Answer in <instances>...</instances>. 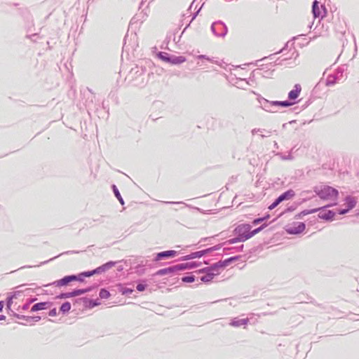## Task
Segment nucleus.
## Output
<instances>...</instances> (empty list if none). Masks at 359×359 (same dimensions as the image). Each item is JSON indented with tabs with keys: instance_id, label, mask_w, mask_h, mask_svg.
<instances>
[{
	"instance_id": "obj_1",
	"label": "nucleus",
	"mask_w": 359,
	"mask_h": 359,
	"mask_svg": "<svg viewBox=\"0 0 359 359\" xmlns=\"http://www.w3.org/2000/svg\"><path fill=\"white\" fill-rule=\"evenodd\" d=\"M315 192L321 199L333 201H337L339 194L337 189L327 185L316 187Z\"/></svg>"
},
{
	"instance_id": "obj_2",
	"label": "nucleus",
	"mask_w": 359,
	"mask_h": 359,
	"mask_svg": "<svg viewBox=\"0 0 359 359\" xmlns=\"http://www.w3.org/2000/svg\"><path fill=\"white\" fill-rule=\"evenodd\" d=\"M261 229L262 227H259L251 231V226L250 224H241L235 229L236 234L238 236L236 240L238 241H245L252 237Z\"/></svg>"
},
{
	"instance_id": "obj_3",
	"label": "nucleus",
	"mask_w": 359,
	"mask_h": 359,
	"mask_svg": "<svg viewBox=\"0 0 359 359\" xmlns=\"http://www.w3.org/2000/svg\"><path fill=\"white\" fill-rule=\"evenodd\" d=\"M198 265L195 262L180 264L170 266L168 268L162 269L157 271L154 275L156 276H172L174 273L179 271H182L187 269H191L197 266Z\"/></svg>"
},
{
	"instance_id": "obj_4",
	"label": "nucleus",
	"mask_w": 359,
	"mask_h": 359,
	"mask_svg": "<svg viewBox=\"0 0 359 359\" xmlns=\"http://www.w3.org/2000/svg\"><path fill=\"white\" fill-rule=\"evenodd\" d=\"M114 265H115V262H108V263L102 265V266H100V267L95 269V270H93L92 271L84 272L82 273V275L86 277H90L95 273H100L104 272L107 270H109L110 268L113 267Z\"/></svg>"
},
{
	"instance_id": "obj_5",
	"label": "nucleus",
	"mask_w": 359,
	"mask_h": 359,
	"mask_svg": "<svg viewBox=\"0 0 359 359\" xmlns=\"http://www.w3.org/2000/svg\"><path fill=\"white\" fill-rule=\"evenodd\" d=\"M305 229V224L303 222H294L292 225L287 226L286 231L290 234H297L303 232Z\"/></svg>"
},
{
	"instance_id": "obj_6",
	"label": "nucleus",
	"mask_w": 359,
	"mask_h": 359,
	"mask_svg": "<svg viewBox=\"0 0 359 359\" xmlns=\"http://www.w3.org/2000/svg\"><path fill=\"white\" fill-rule=\"evenodd\" d=\"M355 204H356V200L354 198L350 197V196L346 197L345 205H346L347 208L344 209V210H339V213L340 215H344V214L346 213L348 210L353 208L355 206Z\"/></svg>"
},
{
	"instance_id": "obj_7",
	"label": "nucleus",
	"mask_w": 359,
	"mask_h": 359,
	"mask_svg": "<svg viewBox=\"0 0 359 359\" xmlns=\"http://www.w3.org/2000/svg\"><path fill=\"white\" fill-rule=\"evenodd\" d=\"M312 12L315 18L323 17L324 9H323V6H320L316 1L313 2Z\"/></svg>"
},
{
	"instance_id": "obj_8",
	"label": "nucleus",
	"mask_w": 359,
	"mask_h": 359,
	"mask_svg": "<svg viewBox=\"0 0 359 359\" xmlns=\"http://www.w3.org/2000/svg\"><path fill=\"white\" fill-rule=\"evenodd\" d=\"M177 252L175 250H168L162 252H159L156 255V260L158 261L163 259H168L174 257L177 255Z\"/></svg>"
},
{
	"instance_id": "obj_9",
	"label": "nucleus",
	"mask_w": 359,
	"mask_h": 359,
	"mask_svg": "<svg viewBox=\"0 0 359 359\" xmlns=\"http://www.w3.org/2000/svg\"><path fill=\"white\" fill-rule=\"evenodd\" d=\"M301 90H302L301 86L299 85H296L294 86V88L289 93L288 97L290 100L297 99L299 97Z\"/></svg>"
},
{
	"instance_id": "obj_10",
	"label": "nucleus",
	"mask_w": 359,
	"mask_h": 359,
	"mask_svg": "<svg viewBox=\"0 0 359 359\" xmlns=\"http://www.w3.org/2000/svg\"><path fill=\"white\" fill-rule=\"evenodd\" d=\"M294 196V192L292 190H288L278 196V199L281 203L285 200H290Z\"/></svg>"
},
{
	"instance_id": "obj_11",
	"label": "nucleus",
	"mask_w": 359,
	"mask_h": 359,
	"mask_svg": "<svg viewBox=\"0 0 359 359\" xmlns=\"http://www.w3.org/2000/svg\"><path fill=\"white\" fill-rule=\"evenodd\" d=\"M334 212L331 211V210H327V211H323V212H320V214H319V217L322 219H326V220H330V219H332L333 217H334Z\"/></svg>"
},
{
	"instance_id": "obj_12",
	"label": "nucleus",
	"mask_w": 359,
	"mask_h": 359,
	"mask_svg": "<svg viewBox=\"0 0 359 359\" xmlns=\"http://www.w3.org/2000/svg\"><path fill=\"white\" fill-rule=\"evenodd\" d=\"M48 304H49L48 302H40V303L35 304L34 305L32 306V307L31 309V311L34 312V311H37L39 310L46 309L48 308Z\"/></svg>"
},
{
	"instance_id": "obj_13",
	"label": "nucleus",
	"mask_w": 359,
	"mask_h": 359,
	"mask_svg": "<svg viewBox=\"0 0 359 359\" xmlns=\"http://www.w3.org/2000/svg\"><path fill=\"white\" fill-rule=\"evenodd\" d=\"M186 58L184 56H173L170 57V63L172 65H179L184 62Z\"/></svg>"
},
{
	"instance_id": "obj_14",
	"label": "nucleus",
	"mask_w": 359,
	"mask_h": 359,
	"mask_svg": "<svg viewBox=\"0 0 359 359\" xmlns=\"http://www.w3.org/2000/svg\"><path fill=\"white\" fill-rule=\"evenodd\" d=\"M76 280V277L75 276H65V278L61 279L59 283H60V285H67V283H69V282Z\"/></svg>"
},
{
	"instance_id": "obj_15",
	"label": "nucleus",
	"mask_w": 359,
	"mask_h": 359,
	"mask_svg": "<svg viewBox=\"0 0 359 359\" xmlns=\"http://www.w3.org/2000/svg\"><path fill=\"white\" fill-rule=\"evenodd\" d=\"M87 291H88L87 290H75L71 292H69V297H73L79 296V295L86 293Z\"/></svg>"
},
{
	"instance_id": "obj_16",
	"label": "nucleus",
	"mask_w": 359,
	"mask_h": 359,
	"mask_svg": "<svg viewBox=\"0 0 359 359\" xmlns=\"http://www.w3.org/2000/svg\"><path fill=\"white\" fill-rule=\"evenodd\" d=\"M71 309V304L69 302H65L60 306V311L63 313L68 312Z\"/></svg>"
},
{
	"instance_id": "obj_17",
	"label": "nucleus",
	"mask_w": 359,
	"mask_h": 359,
	"mask_svg": "<svg viewBox=\"0 0 359 359\" xmlns=\"http://www.w3.org/2000/svg\"><path fill=\"white\" fill-rule=\"evenodd\" d=\"M99 296L101 299H107L110 297V293L105 289H101L99 293Z\"/></svg>"
},
{
	"instance_id": "obj_18",
	"label": "nucleus",
	"mask_w": 359,
	"mask_h": 359,
	"mask_svg": "<svg viewBox=\"0 0 359 359\" xmlns=\"http://www.w3.org/2000/svg\"><path fill=\"white\" fill-rule=\"evenodd\" d=\"M248 321V319H242L238 321L233 322L231 323V325L235 327L240 326V325H247Z\"/></svg>"
},
{
	"instance_id": "obj_19",
	"label": "nucleus",
	"mask_w": 359,
	"mask_h": 359,
	"mask_svg": "<svg viewBox=\"0 0 359 359\" xmlns=\"http://www.w3.org/2000/svg\"><path fill=\"white\" fill-rule=\"evenodd\" d=\"M158 57L164 61V62H169L170 63V57H169L168 56V54L167 53H160L158 54Z\"/></svg>"
},
{
	"instance_id": "obj_20",
	"label": "nucleus",
	"mask_w": 359,
	"mask_h": 359,
	"mask_svg": "<svg viewBox=\"0 0 359 359\" xmlns=\"http://www.w3.org/2000/svg\"><path fill=\"white\" fill-rule=\"evenodd\" d=\"M114 194H115V196H116V198L118 199V201H120V203L121 204H123V198H121V196L119 193V191H118V189L116 188L115 186H114Z\"/></svg>"
},
{
	"instance_id": "obj_21",
	"label": "nucleus",
	"mask_w": 359,
	"mask_h": 359,
	"mask_svg": "<svg viewBox=\"0 0 359 359\" xmlns=\"http://www.w3.org/2000/svg\"><path fill=\"white\" fill-rule=\"evenodd\" d=\"M195 280L194 276H185L182 278V281L185 283H193Z\"/></svg>"
},
{
	"instance_id": "obj_22",
	"label": "nucleus",
	"mask_w": 359,
	"mask_h": 359,
	"mask_svg": "<svg viewBox=\"0 0 359 359\" xmlns=\"http://www.w3.org/2000/svg\"><path fill=\"white\" fill-rule=\"evenodd\" d=\"M212 278H213V275L212 274H208L206 276H204L201 277V280L203 282H208L210 280H212Z\"/></svg>"
},
{
	"instance_id": "obj_23",
	"label": "nucleus",
	"mask_w": 359,
	"mask_h": 359,
	"mask_svg": "<svg viewBox=\"0 0 359 359\" xmlns=\"http://www.w3.org/2000/svg\"><path fill=\"white\" fill-rule=\"evenodd\" d=\"M279 203H280V202L278 201V199L277 198L269 207V208L270 210H272L273 208H275Z\"/></svg>"
},
{
	"instance_id": "obj_24",
	"label": "nucleus",
	"mask_w": 359,
	"mask_h": 359,
	"mask_svg": "<svg viewBox=\"0 0 359 359\" xmlns=\"http://www.w3.org/2000/svg\"><path fill=\"white\" fill-rule=\"evenodd\" d=\"M146 285L143 284H138L137 285V290L140 292H142L145 290Z\"/></svg>"
},
{
	"instance_id": "obj_25",
	"label": "nucleus",
	"mask_w": 359,
	"mask_h": 359,
	"mask_svg": "<svg viewBox=\"0 0 359 359\" xmlns=\"http://www.w3.org/2000/svg\"><path fill=\"white\" fill-rule=\"evenodd\" d=\"M201 255L202 254H201V252H196L194 254H192L191 255H189L188 259L194 258L196 257H201Z\"/></svg>"
},
{
	"instance_id": "obj_26",
	"label": "nucleus",
	"mask_w": 359,
	"mask_h": 359,
	"mask_svg": "<svg viewBox=\"0 0 359 359\" xmlns=\"http://www.w3.org/2000/svg\"><path fill=\"white\" fill-rule=\"evenodd\" d=\"M49 316H57V310L56 309H53L49 311Z\"/></svg>"
},
{
	"instance_id": "obj_27",
	"label": "nucleus",
	"mask_w": 359,
	"mask_h": 359,
	"mask_svg": "<svg viewBox=\"0 0 359 359\" xmlns=\"http://www.w3.org/2000/svg\"><path fill=\"white\" fill-rule=\"evenodd\" d=\"M265 218H258V219H256L253 221V224H258L259 223H260L261 222L264 221Z\"/></svg>"
},
{
	"instance_id": "obj_28",
	"label": "nucleus",
	"mask_w": 359,
	"mask_h": 359,
	"mask_svg": "<svg viewBox=\"0 0 359 359\" xmlns=\"http://www.w3.org/2000/svg\"><path fill=\"white\" fill-rule=\"evenodd\" d=\"M280 104L281 106H283V107H288V106L291 105V104H290V103H289L288 102H286V101H285V102H280Z\"/></svg>"
},
{
	"instance_id": "obj_29",
	"label": "nucleus",
	"mask_w": 359,
	"mask_h": 359,
	"mask_svg": "<svg viewBox=\"0 0 359 359\" xmlns=\"http://www.w3.org/2000/svg\"><path fill=\"white\" fill-rule=\"evenodd\" d=\"M60 298H69V292H67V293H64V294H62L60 296Z\"/></svg>"
},
{
	"instance_id": "obj_30",
	"label": "nucleus",
	"mask_w": 359,
	"mask_h": 359,
	"mask_svg": "<svg viewBox=\"0 0 359 359\" xmlns=\"http://www.w3.org/2000/svg\"><path fill=\"white\" fill-rule=\"evenodd\" d=\"M133 292V290L132 289H126L124 291H123V294H127V293H129V294H131L132 292Z\"/></svg>"
},
{
	"instance_id": "obj_31",
	"label": "nucleus",
	"mask_w": 359,
	"mask_h": 359,
	"mask_svg": "<svg viewBox=\"0 0 359 359\" xmlns=\"http://www.w3.org/2000/svg\"><path fill=\"white\" fill-rule=\"evenodd\" d=\"M4 306V302L1 301L0 302V312L2 311Z\"/></svg>"
},
{
	"instance_id": "obj_32",
	"label": "nucleus",
	"mask_w": 359,
	"mask_h": 359,
	"mask_svg": "<svg viewBox=\"0 0 359 359\" xmlns=\"http://www.w3.org/2000/svg\"><path fill=\"white\" fill-rule=\"evenodd\" d=\"M229 243L231 244V243H234V239H230L228 241Z\"/></svg>"
},
{
	"instance_id": "obj_33",
	"label": "nucleus",
	"mask_w": 359,
	"mask_h": 359,
	"mask_svg": "<svg viewBox=\"0 0 359 359\" xmlns=\"http://www.w3.org/2000/svg\"><path fill=\"white\" fill-rule=\"evenodd\" d=\"M5 316H0V320H4Z\"/></svg>"
},
{
	"instance_id": "obj_34",
	"label": "nucleus",
	"mask_w": 359,
	"mask_h": 359,
	"mask_svg": "<svg viewBox=\"0 0 359 359\" xmlns=\"http://www.w3.org/2000/svg\"><path fill=\"white\" fill-rule=\"evenodd\" d=\"M98 304L97 303H93V306H97Z\"/></svg>"
},
{
	"instance_id": "obj_35",
	"label": "nucleus",
	"mask_w": 359,
	"mask_h": 359,
	"mask_svg": "<svg viewBox=\"0 0 359 359\" xmlns=\"http://www.w3.org/2000/svg\"><path fill=\"white\" fill-rule=\"evenodd\" d=\"M316 211H317V210H313L311 211L310 212H315Z\"/></svg>"
}]
</instances>
